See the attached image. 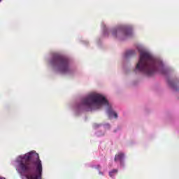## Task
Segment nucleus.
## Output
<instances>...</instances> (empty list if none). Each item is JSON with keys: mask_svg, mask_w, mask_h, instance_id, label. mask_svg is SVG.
Wrapping results in <instances>:
<instances>
[{"mask_svg": "<svg viewBox=\"0 0 179 179\" xmlns=\"http://www.w3.org/2000/svg\"><path fill=\"white\" fill-rule=\"evenodd\" d=\"M16 171L22 179H41L43 163L36 152H28L17 158Z\"/></svg>", "mask_w": 179, "mask_h": 179, "instance_id": "obj_1", "label": "nucleus"}, {"mask_svg": "<svg viewBox=\"0 0 179 179\" xmlns=\"http://www.w3.org/2000/svg\"><path fill=\"white\" fill-rule=\"evenodd\" d=\"M159 69H163V63L146 51L140 52V59L136 66L135 72L139 71L148 76H152Z\"/></svg>", "mask_w": 179, "mask_h": 179, "instance_id": "obj_2", "label": "nucleus"}, {"mask_svg": "<svg viewBox=\"0 0 179 179\" xmlns=\"http://www.w3.org/2000/svg\"><path fill=\"white\" fill-rule=\"evenodd\" d=\"M82 106L87 107L90 110H96L101 108L103 106H107L109 113H114V110L108 104V101L104 96L99 94H92L84 98L82 101Z\"/></svg>", "mask_w": 179, "mask_h": 179, "instance_id": "obj_3", "label": "nucleus"}, {"mask_svg": "<svg viewBox=\"0 0 179 179\" xmlns=\"http://www.w3.org/2000/svg\"><path fill=\"white\" fill-rule=\"evenodd\" d=\"M50 64L52 66L56 68L57 71L60 73H69V72H71L69 59L64 56L55 55L52 58Z\"/></svg>", "mask_w": 179, "mask_h": 179, "instance_id": "obj_4", "label": "nucleus"}, {"mask_svg": "<svg viewBox=\"0 0 179 179\" xmlns=\"http://www.w3.org/2000/svg\"><path fill=\"white\" fill-rule=\"evenodd\" d=\"M124 153L119 152L115 156V162H120V164L122 165V162L124 160Z\"/></svg>", "mask_w": 179, "mask_h": 179, "instance_id": "obj_5", "label": "nucleus"}, {"mask_svg": "<svg viewBox=\"0 0 179 179\" xmlns=\"http://www.w3.org/2000/svg\"><path fill=\"white\" fill-rule=\"evenodd\" d=\"M108 117L110 120H113V118H118V115L117 113H108Z\"/></svg>", "mask_w": 179, "mask_h": 179, "instance_id": "obj_6", "label": "nucleus"}, {"mask_svg": "<svg viewBox=\"0 0 179 179\" xmlns=\"http://www.w3.org/2000/svg\"><path fill=\"white\" fill-rule=\"evenodd\" d=\"M131 55H135L134 50H128L126 52V57H131Z\"/></svg>", "mask_w": 179, "mask_h": 179, "instance_id": "obj_7", "label": "nucleus"}, {"mask_svg": "<svg viewBox=\"0 0 179 179\" xmlns=\"http://www.w3.org/2000/svg\"><path fill=\"white\" fill-rule=\"evenodd\" d=\"M117 173H118L117 169H113L110 172H109V176L110 177H113V176H114V173L117 174Z\"/></svg>", "mask_w": 179, "mask_h": 179, "instance_id": "obj_8", "label": "nucleus"}, {"mask_svg": "<svg viewBox=\"0 0 179 179\" xmlns=\"http://www.w3.org/2000/svg\"><path fill=\"white\" fill-rule=\"evenodd\" d=\"M117 33H118V30L117 29H113L112 31V34L115 36V37H117Z\"/></svg>", "mask_w": 179, "mask_h": 179, "instance_id": "obj_9", "label": "nucleus"}, {"mask_svg": "<svg viewBox=\"0 0 179 179\" xmlns=\"http://www.w3.org/2000/svg\"><path fill=\"white\" fill-rule=\"evenodd\" d=\"M132 34V31L129 30L125 32V36H131Z\"/></svg>", "mask_w": 179, "mask_h": 179, "instance_id": "obj_10", "label": "nucleus"}, {"mask_svg": "<svg viewBox=\"0 0 179 179\" xmlns=\"http://www.w3.org/2000/svg\"><path fill=\"white\" fill-rule=\"evenodd\" d=\"M169 84L170 85L171 87H174V84H173V83H171V81H169Z\"/></svg>", "mask_w": 179, "mask_h": 179, "instance_id": "obj_11", "label": "nucleus"}, {"mask_svg": "<svg viewBox=\"0 0 179 179\" xmlns=\"http://www.w3.org/2000/svg\"><path fill=\"white\" fill-rule=\"evenodd\" d=\"M94 127L95 128H99V125H97V124H94Z\"/></svg>", "mask_w": 179, "mask_h": 179, "instance_id": "obj_12", "label": "nucleus"}, {"mask_svg": "<svg viewBox=\"0 0 179 179\" xmlns=\"http://www.w3.org/2000/svg\"><path fill=\"white\" fill-rule=\"evenodd\" d=\"M0 179H6L5 178H0Z\"/></svg>", "mask_w": 179, "mask_h": 179, "instance_id": "obj_13", "label": "nucleus"}, {"mask_svg": "<svg viewBox=\"0 0 179 179\" xmlns=\"http://www.w3.org/2000/svg\"><path fill=\"white\" fill-rule=\"evenodd\" d=\"M99 174H103V173H101V172H99Z\"/></svg>", "mask_w": 179, "mask_h": 179, "instance_id": "obj_14", "label": "nucleus"}, {"mask_svg": "<svg viewBox=\"0 0 179 179\" xmlns=\"http://www.w3.org/2000/svg\"><path fill=\"white\" fill-rule=\"evenodd\" d=\"M1 1H2V0H0V2H1Z\"/></svg>", "mask_w": 179, "mask_h": 179, "instance_id": "obj_15", "label": "nucleus"}]
</instances>
